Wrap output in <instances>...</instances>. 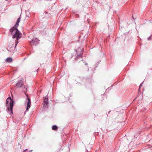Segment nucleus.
<instances>
[{"instance_id":"nucleus-4","label":"nucleus","mask_w":152,"mask_h":152,"mask_svg":"<svg viewBox=\"0 0 152 152\" xmlns=\"http://www.w3.org/2000/svg\"><path fill=\"white\" fill-rule=\"evenodd\" d=\"M27 101V107L26 108V110H28L31 107V102L30 99L28 98L26 99Z\"/></svg>"},{"instance_id":"nucleus-6","label":"nucleus","mask_w":152,"mask_h":152,"mask_svg":"<svg viewBox=\"0 0 152 152\" xmlns=\"http://www.w3.org/2000/svg\"><path fill=\"white\" fill-rule=\"evenodd\" d=\"M23 85V83L22 81L20 80L16 84V85L18 87H20L22 86Z\"/></svg>"},{"instance_id":"nucleus-5","label":"nucleus","mask_w":152,"mask_h":152,"mask_svg":"<svg viewBox=\"0 0 152 152\" xmlns=\"http://www.w3.org/2000/svg\"><path fill=\"white\" fill-rule=\"evenodd\" d=\"M48 97H45L44 98L43 105L45 107L48 104Z\"/></svg>"},{"instance_id":"nucleus-9","label":"nucleus","mask_w":152,"mask_h":152,"mask_svg":"<svg viewBox=\"0 0 152 152\" xmlns=\"http://www.w3.org/2000/svg\"><path fill=\"white\" fill-rule=\"evenodd\" d=\"M142 83H141V84L140 85V87L142 85Z\"/></svg>"},{"instance_id":"nucleus-1","label":"nucleus","mask_w":152,"mask_h":152,"mask_svg":"<svg viewBox=\"0 0 152 152\" xmlns=\"http://www.w3.org/2000/svg\"><path fill=\"white\" fill-rule=\"evenodd\" d=\"M20 21V18H18L15 26L10 29V32L13 35V38H16L17 41L20 38L21 36V34L20 33L17 28L18 26L19 23Z\"/></svg>"},{"instance_id":"nucleus-7","label":"nucleus","mask_w":152,"mask_h":152,"mask_svg":"<svg viewBox=\"0 0 152 152\" xmlns=\"http://www.w3.org/2000/svg\"><path fill=\"white\" fill-rule=\"evenodd\" d=\"M12 59L11 58H8L6 59V61L8 62H10L12 61Z\"/></svg>"},{"instance_id":"nucleus-2","label":"nucleus","mask_w":152,"mask_h":152,"mask_svg":"<svg viewBox=\"0 0 152 152\" xmlns=\"http://www.w3.org/2000/svg\"><path fill=\"white\" fill-rule=\"evenodd\" d=\"M14 101L12 100L10 97H8L7 99L6 102V105L7 107V111H10L11 114H13L12 108L14 104Z\"/></svg>"},{"instance_id":"nucleus-10","label":"nucleus","mask_w":152,"mask_h":152,"mask_svg":"<svg viewBox=\"0 0 152 152\" xmlns=\"http://www.w3.org/2000/svg\"><path fill=\"white\" fill-rule=\"evenodd\" d=\"M15 43H16V45L18 44V41L17 42L16 41H15Z\"/></svg>"},{"instance_id":"nucleus-3","label":"nucleus","mask_w":152,"mask_h":152,"mask_svg":"<svg viewBox=\"0 0 152 152\" xmlns=\"http://www.w3.org/2000/svg\"><path fill=\"white\" fill-rule=\"evenodd\" d=\"M38 39L36 38L32 39L30 41V42L32 45H36L38 43Z\"/></svg>"},{"instance_id":"nucleus-8","label":"nucleus","mask_w":152,"mask_h":152,"mask_svg":"<svg viewBox=\"0 0 152 152\" xmlns=\"http://www.w3.org/2000/svg\"><path fill=\"white\" fill-rule=\"evenodd\" d=\"M58 129L57 126L56 125L53 126L52 127V129L54 130H57Z\"/></svg>"}]
</instances>
